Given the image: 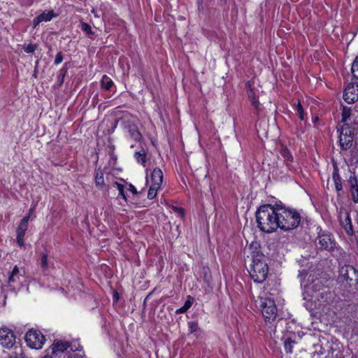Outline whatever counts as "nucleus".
Here are the masks:
<instances>
[{
  "label": "nucleus",
  "instance_id": "31",
  "mask_svg": "<svg viewBox=\"0 0 358 358\" xmlns=\"http://www.w3.org/2000/svg\"><path fill=\"white\" fill-rule=\"evenodd\" d=\"M295 342L292 341L289 338L285 341V348L287 352L291 353L292 352V345Z\"/></svg>",
  "mask_w": 358,
  "mask_h": 358
},
{
  "label": "nucleus",
  "instance_id": "34",
  "mask_svg": "<svg viewBox=\"0 0 358 358\" xmlns=\"http://www.w3.org/2000/svg\"><path fill=\"white\" fill-rule=\"evenodd\" d=\"M349 182L351 185V190L353 189V187L356 188L357 187H358V180L357 178L351 176L350 178Z\"/></svg>",
  "mask_w": 358,
  "mask_h": 358
},
{
  "label": "nucleus",
  "instance_id": "33",
  "mask_svg": "<svg viewBox=\"0 0 358 358\" xmlns=\"http://www.w3.org/2000/svg\"><path fill=\"white\" fill-rule=\"evenodd\" d=\"M37 45L35 44H29L24 47V50L27 53H33L36 50Z\"/></svg>",
  "mask_w": 358,
  "mask_h": 358
},
{
  "label": "nucleus",
  "instance_id": "25",
  "mask_svg": "<svg viewBox=\"0 0 358 358\" xmlns=\"http://www.w3.org/2000/svg\"><path fill=\"white\" fill-rule=\"evenodd\" d=\"M280 155H282V157L284 158V160L285 162H292V159H293V157L290 153V152L289 151V150L285 148V147H282L281 150H280Z\"/></svg>",
  "mask_w": 358,
  "mask_h": 358
},
{
  "label": "nucleus",
  "instance_id": "23",
  "mask_svg": "<svg viewBox=\"0 0 358 358\" xmlns=\"http://www.w3.org/2000/svg\"><path fill=\"white\" fill-rule=\"evenodd\" d=\"M101 84L102 87H103L104 89L108 90L113 86V80L109 77H108L107 76L104 75L102 77V79L101 80Z\"/></svg>",
  "mask_w": 358,
  "mask_h": 358
},
{
  "label": "nucleus",
  "instance_id": "35",
  "mask_svg": "<svg viewBox=\"0 0 358 358\" xmlns=\"http://www.w3.org/2000/svg\"><path fill=\"white\" fill-rule=\"evenodd\" d=\"M352 199L355 203H358V186L356 188L353 187L351 190Z\"/></svg>",
  "mask_w": 358,
  "mask_h": 358
},
{
  "label": "nucleus",
  "instance_id": "13",
  "mask_svg": "<svg viewBox=\"0 0 358 358\" xmlns=\"http://www.w3.org/2000/svg\"><path fill=\"white\" fill-rule=\"evenodd\" d=\"M246 93L250 99L252 106L256 110H259L260 107V103L259 101V96L254 88L252 87L251 81H247L245 83Z\"/></svg>",
  "mask_w": 358,
  "mask_h": 358
},
{
  "label": "nucleus",
  "instance_id": "41",
  "mask_svg": "<svg viewBox=\"0 0 358 358\" xmlns=\"http://www.w3.org/2000/svg\"><path fill=\"white\" fill-rule=\"evenodd\" d=\"M208 271L209 268L208 267H203V273L204 274L205 278H206Z\"/></svg>",
  "mask_w": 358,
  "mask_h": 358
},
{
  "label": "nucleus",
  "instance_id": "29",
  "mask_svg": "<svg viewBox=\"0 0 358 358\" xmlns=\"http://www.w3.org/2000/svg\"><path fill=\"white\" fill-rule=\"evenodd\" d=\"M352 73L355 78L358 79V57L355 58L352 64Z\"/></svg>",
  "mask_w": 358,
  "mask_h": 358
},
{
  "label": "nucleus",
  "instance_id": "42",
  "mask_svg": "<svg viewBox=\"0 0 358 358\" xmlns=\"http://www.w3.org/2000/svg\"><path fill=\"white\" fill-rule=\"evenodd\" d=\"M34 207H32L29 209V214L31 215L32 213L34 212Z\"/></svg>",
  "mask_w": 358,
  "mask_h": 358
},
{
  "label": "nucleus",
  "instance_id": "10",
  "mask_svg": "<svg viewBox=\"0 0 358 358\" xmlns=\"http://www.w3.org/2000/svg\"><path fill=\"white\" fill-rule=\"evenodd\" d=\"M343 99L348 103H355L358 100V84L350 83L345 88Z\"/></svg>",
  "mask_w": 358,
  "mask_h": 358
},
{
  "label": "nucleus",
  "instance_id": "5",
  "mask_svg": "<svg viewBox=\"0 0 358 358\" xmlns=\"http://www.w3.org/2000/svg\"><path fill=\"white\" fill-rule=\"evenodd\" d=\"M260 300L259 307L266 322H273L276 319L278 308L271 294L265 291L262 292L259 296Z\"/></svg>",
  "mask_w": 358,
  "mask_h": 358
},
{
  "label": "nucleus",
  "instance_id": "39",
  "mask_svg": "<svg viewBox=\"0 0 358 358\" xmlns=\"http://www.w3.org/2000/svg\"><path fill=\"white\" fill-rule=\"evenodd\" d=\"M31 218V215L30 214H28L27 215H26L21 221L20 222L22 223V224H27L28 225V222L29 221Z\"/></svg>",
  "mask_w": 358,
  "mask_h": 358
},
{
  "label": "nucleus",
  "instance_id": "12",
  "mask_svg": "<svg viewBox=\"0 0 358 358\" xmlns=\"http://www.w3.org/2000/svg\"><path fill=\"white\" fill-rule=\"evenodd\" d=\"M338 218L340 224L348 235L353 234L352 225L349 213L345 210L341 209Z\"/></svg>",
  "mask_w": 358,
  "mask_h": 358
},
{
  "label": "nucleus",
  "instance_id": "7",
  "mask_svg": "<svg viewBox=\"0 0 358 358\" xmlns=\"http://www.w3.org/2000/svg\"><path fill=\"white\" fill-rule=\"evenodd\" d=\"M339 277L341 280L345 281L350 286L354 282H358V272L350 265H344L340 268Z\"/></svg>",
  "mask_w": 358,
  "mask_h": 358
},
{
  "label": "nucleus",
  "instance_id": "43",
  "mask_svg": "<svg viewBox=\"0 0 358 358\" xmlns=\"http://www.w3.org/2000/svg\"><path fill=\"white\" fill-rule=\"evenodd\" d=\"M355 358H358V354L355 357Z\"/></svg>",
  "mask_w": 358,
  "mask_h": 358
},
{
  "label": "nucleus",
  "instance_id": "27",
  "mask_svg": "<svg viewBox=\"0 0 358 358\" xmlns=\"http://www.w3.org/2000/svg\"><path fill=\"white\" fill-rule=\"evenodd\" d=\"M159 188V187L151 185L148 190V198L149 199H153L156 196L157 191Z\"/></svg>",
  "mask_w": 358,
  "mask_h": 358
},
{
  "label": "nucleus",
  "instance_id": "37",
  "mask_svg": "<svg viewBox=\"0 0 358 358\" xmlns=\"http://www.w3.org/2000/svg\"><path fill=\"white\" fill-rule=\"evenodd\" d=\"M66 73V69L64 67L61 69L58 72V77L61 78V83H63L64 78L65 77Z\"/></svg>",
  "mask_w": 358,
  "mask_h": 358
},
{
  "label": "nucleus",
  "instance_id": "20",
  "mask_svg": "<svg viewBox=\"0 0 358 358\" xmlns=\"http://www.w3.org/2000/svg\"><path fill=\"white\" fill-rule=\"evenodd\" d=\"M95 182L96 185L99 188H102L104 186L103 173L100 169L96 170Z\"/></svg>",
  "mask_w": 358,
  "mask_h": 358
},
{
  "label": "nucleus",
  "instance_id": "24",
  "mask_svg": "<svg viewBox=\"0 0 358 358\" xmlns=\"http://www.w3.org/2000/svg\"><path fill=\"white\" fill-rule=\"evenodd\" d=\"M41 267L43 271H45L49 268V264L48 262V255L45 253L41 254V262H40Z\"/></svg>",
  "mask_w": 358,
  "mask_h": 358
},
{
  "label": "nucleus",
  "instance_id": "40",
  "mask_svg": "<svg viewBox=\"0 0 358 358\" xmlns=\"http://www.w3.org/2000/svg\"><path fill=\"white\" fill-rule=\"evenodd\" d=\"M129 190L131 191L134 194L137 193L136 187L131 184L129 185Z\"/></svg>",
  "mask_w": 358,
  "mask_h": 358
},
{
  "label": "nucleus",
  "instance_id": "8",
  "mask_svg": "<svg viewBox=\"0 0 358 358\" xmlns=\"http://www.w3.org/2000/svg\"><path fill=\"white\" fill-rule=\"evenodd\" d=\"M71 347H72V345L67 341H55L51 345L52 353L57 358H66Z\"/></svg>",
  "mask_w": 358,
  "mask_h": 358
},
{
  "label": "nucleus",
  "instance_id": "2",
  "mask_svg": "<svg viewBox=\"0 0 358 358\" xmlns=\"http://www.w3.org/2000/svg\"><path fill=\"white\" fill-rule=\"evenodd\" d=\"M341 123L343 125L338 129L340 133L339 142L342 150V154L347 163L350 165L358 162V146L355 141L354 143L355 127L350 124L358 125V106L354 110L350 108L343 107Z\"/></svg>",
  "mask_w": 358,
  "mask_h": 358
},
{
  "label": "nucleus",
  "instance_id": "21",
  "mask_svg": "<svg viewBox=\"0 0 358 358\" xmlns=\"http://www.w3.org/2000/svg\"><path fill=\"white\" fill-rule=\"evenodd\" d=\"M145 157H146V152H145V150L143 148L141 150L136 152L134 154V157L136 159V161L143 166H145V164L146 162Z\"/></svg>",
  "mask_w": 358,
  "mask_h": 358
},
{
  "label": "nucleus",
  "instance_id": "22",
  "mask_svg": "<svg viewBox=\"0 0 358 358\" xmlns=\"http://www.w3.org/2000/svg\"><path fill=\"white\" fill-rule=\"evenodd\" d=\"M19 280V268L17 266H14L8 278V283L11 284Z\"/></svg>",
  "mask_w": 358,
  "mask_h": 358
},
{
  "label": "nucleus",
  "instance_id": "32",
  "mask_svg": "<svg viewBox=\"0 0 358 358\" xmlns=\"http://www.w3.org/2000/svg\"><path fill=\"white\" fill-rule=\"evenodd\" d=\"M114 185L117 187L118 192H119V195L121 196L124 200H127V198H126V196L124 194V185L117 182H115Z\"/></svg>",
  "mask_w": 358,
  "mask_h": 358
},
{
  "label": "nucleus",
  "instance_id": "11",
  "mask_svg": "<svg viewBox=\"0 0 358 358\" xmlns=\"http://www.w3.org/2000/svg\"><path fill=\"white\" fill-rule=\"evenodd\" d=\"M318 245L320 249L331 250L336 246V242L330 234H322L318 236Z\"/></svg>",
  "mask_w": 358,
  "mask_h": 358
},
{
  "label": "nucleus",
  "instance_id": "6",
  "mask_svg": "<svg viewBox=\"0 0 358 358\" xmlns=\"http://www.w3.org/2000/svg\"><path fill=\"white\" fill-rule=\"evenodd\" d=\"M27 345L35 350L41 349L45 343L44 336L38 330L30 329L25 336Z\"/></svg>",
  "mask_w": 358,
  "mask_h": 358
},
{
  "label": "nucleus",
  "instance_id": "9",
  "mask_svg": "<svg viewBox=\"0 0 358 358\" xmlns=\"http://www.w3.org/2000/svg\"><path fill=\"white\" fill-rule=\"evenodd\" d=\"M0 343L6 348H11L15 343V336L13 332L8 328L0 329Z\"/></svg>",
  "mask_w": 358,
  "mask_h": 358
},
{
  "label": "nucleus",
  "instance_id": "16",
  "mask_svg": "<svg viewBox=\"0 0 358 358\" xmlns=\"http://www.w3.org/2000/svg\"><path fill=\"white\" fill-rule=\"evenodd\" d=\"M151 181L152 185L161 187L163 182V173L159 168H155L151 174Z\"/></svg>",
  "mask_w": 358,
  "mask_h": 358
},
{
  "label": "nucleus",
  "instance_id": "36",
  "mask_svg": "<svg viewBox=\"0 0 358 358\" xmlns=\"http://www.w3.org/2000/svg\"><path fill=\"white\" fill-rule=\"evenodd\" d=\"M63 55L62 54L61 52H59L57 55H56V57H55V62H54V64L55 65H58L62 61H63Z\"/></svg>",
  "mask_w": 358,
  "mask_h": 358
},
{
  "label": "nucleus",
  "instance_id": "18",
  "mask_svg": "<svg viewBox=\"0 0 358 358\" xmlns=\"http://www.w3.org/2000/svg\"><path fill=\"white\" fill-rule=\"evenodd\" d=\"M79 348L80 345L78 347L72 345L71 349L68 351V354L66 358H83V352L81 351V350L79 349Z\"/></svg>",
  "mask_w": 358,
  "mask_h": 358
},
{
  "label": "nucleus",
  "instance_id": "3",
  "mask_svg": "<svg viewBox=\"0 0 358 358\" xmlns=\"http://www.w3.org/2000/svg\"><path fill=\"white\" fill-rule=\"evenodd\" d=\"M298 277L300 279L301 286L309 296V300L319 302V305H324L329 298L330 293L324 289V280L319 278L310 273L302 271H299Z\"/></svg>",
  "mask_w": 358,
  "mask_h": 358
},
{
  "label": "nucleus",
  "instance_id": "17",
  "mask_svg": "<svg viewBox=\"0 0 358 358\" xmlns=\"http://www.w3.org/2000/svg\"><path fill=\"white\" fill-rule=\"evenodd\" d=\"M334 172L332 174L333 180L334 182V185L336 190L337 192H339L342 190V184H341V178L338 173V168L337 166V164L334 162Z\"/></svg>",
  "mask_w": 358,
  "mask_h": 358
},
{
  "label": "nucleus",
  "instance_id": "26",
  "mask_svg": "<svg viewBox=\"0 0 358 358\" xmlns=\"http://www.w3.org/2000/svg\"><path fill=\"white\" fill-rule=\"evenodd\" d=\"M295 110L296 111L297 115H299V118L301 120H304L306 119V115L304 114L303 108L300 101H298V103L295 107Z\"/></svg>",
  "mask_w": 358,
  "mask_h": 358
},
{
  "label": "nucleus",
  "instance_id": "14",
  "mask_svg": "<svg viewBox=\"0 0 358 358\" xmlns=\"http://www.w3.org/2000/svg\"><path fill=\"white\" fill-rule=\"evenodd\" d=\"M28 229V225L20 222L16 230V241L17 245L21 248H25L24 237Z\"/></svg>",
  "mask_w": 358,
  "mask_h": 358
},
{
  "label": "nucleus",
  "instance_id": "19",
  "mask_svg": "<svg viewBox=\"0 0 358 358\" xmlns=\"http://www.w3.org/2000/svg\"><path fill=\"white\" fill-rule=\"evenodd\" d=\"M128 131L130 137L134 141H139L141 139L142 135L136 125H129L128 127Z\"/></svg>",
  "mask_w": 358,
  "mask_h": 358
},
{
  "label": "nucleus",
  "instance_id": "30",
  "mask_svg": "<svg viewBox=\"0 0 358 358\" xmlns=\"http://www.w3.org/2000/svg\"><path fill=\"white\" fill-rule=\"evenodd\" d=\"M80 29H82V31H85L89 36L94 34L93 31H92L91 26L86 22L81 23Z\"/></svg>",
  "mask_w": 358,
  "mask_h": 358
},
{
  "label": "nucleus",
  "instance_id": "28",
  "mask_svg": "<svg viewBox=\"0 0 358 358\" xmlns=\"http://www.w3.org/2000/svg\"><path fill=\"white\" fill-rule=\"evenodd\" d=\"M192 303L190 300H187L183 306L176 310V313L180 314L185 313L192 306Z\"/></svg>",
  "mask_w": 358,
  "mask_h": 358
},
{
  "label": "nucleus",
  "instance_id": "38",
  "mask_svg": "<svg viewBox=\"0 0 358 358\" xmlns=\"http://www.w3.org/2000/svg\"><path fill=\"white\" fill-rule=\"evenodd\" d=\"M189 327L190 329L191 333H193L196 331L197 328V324L194 322H189Z\"/></svg>",
  "mask_w": 358,
  "mask_h": 358
},
{
  "label": "nucleus",
  "instance_id": "15",
  "mask_svg": "<svg viewBox=\"0 0 358 358\" xmlns=\"http://www.w3.org/2000/svg\"><path fill=\"white\" fill-rule=\"evenodd\" d=\"M56 16L53 10L45 11L34 19V26L36 27L42 22H49Z\"/></svg>",
  "mask_w": 358,
  "mask_h": 358
},
{
  "label": "nucleus",
  "instance_id": "1",
  "mask_svg": "<svg viewBox=\"0 0 358 358\" xmlns=\"http://www.w3.org/2000/svg\"><path fill=\"white\" fill-rule=\"evenodd\" d=\"M259 229L265 233H272L278 228L289 231L296 228L301 222L300 214L294 209L283 206L266 204L256 212Z\"/></svg>",
  "mask_w": 358,
  "mask_h": 358
},
{
  "label": "nucleus",
  "instance_id": "4",
  "mask_svg": "<svg viewBox=\"0 0 358 358\" xmlns=\"http://www.w3.org/2000/svg\"><path fill=\"white\" fill-rule=\"evenodd\" d=\"M268 273V267L263 255L258 254L253 255L249 273L254 282H263L266 280Z\"/></svg>",
  "mask_w": 358,
  "mask_h": 358
}]
</instances>
